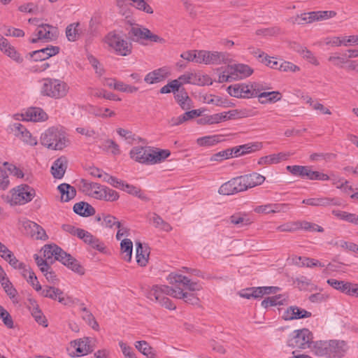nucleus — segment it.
<instances>
[{
	"mask_svg": "<svg viewBox=\"0 0 358 358\" xmlns=\"http://www.w3.org/2000/svg\"><path fill=\"white\" fill-rule=\"evenodd\" d=\"M166 296L183 299L185 302L192 305L197 304L199 301L194 294L184 291L180 287L173 288L168 285H154L147 294L150 300L159 303L167 309L175 310L176 306Z\"/></svg>",
	"mask_w": 358,
	"mask_h": 358,
	"instance_id": "1",
	"label": "nucleus"
},
{
	"mask_svg": "<svg viewBox=\"0 0 358 358\" xmlns=\"http://www.w3.org/2000/svg\"><path fill=\"white\" fill-rule=\"evenodd\" d=\"M80 188L83 193L96 199L115 201L119 198V194L116 191L87 180L82 179L80 180Z\"/></svg>",
	"mask_w": 358,
	"mask_h": 358,
	"instance_id": "2",
	"label": "nucleus"
},
{
	"mask_svg": "<svg viewBox=\"0 0 358 358\" xmlns=\"http://www.w3.org/2000/svg\"><path fill=\"white\" fill-rule=\"evenodd\" d=\"M40 142L41 145L52 150H62L69 143L65 133L55 127L48 128L41 134Z\"/></svg>",
	"mask_w": 358,
	"mask_h": 358,
	"instance_id": "3",
	"label": "nucleus"
},
{
	"mask_svg": "<svg viewBox=\"0 0 358 358\" xmlns=\"http://www.w3.org/2000/svg\"><path fill=\"white\" fill-rule=\"evenodd\" d=\"M36 191L28 185L22 184L11 189L8 194L3 196L4 201L10 206L24 205L35 197Z\"/></svg>",
	"mask_w": 358,
	"mask_h": 358,
	"instance_id": "4",
	"label": "nucleus"
},
{
	"mask_svg": "<svg viewBox=\"0 0 358 358\" xmlns=\"http://www.w3.org/2000/svg\"><path fill=\"white\" fill-rule=\"evenodd\" d=\"M69 91V85L60 79L46 78L43 79L41 94L54 99L65 97Z\"/></svg>",
	"mask_w": 358,
	"mask_h": 358,
	"instance_id": "5",
	"label": "nucleus"
},
{
	"mask_svg": "<svg viewBox=\"0 0 358 358\" xmlns=\"http://www.w3.org/2000/svg\"><path fill=\"white\" fill-rule=\"evenodd\" d=\"M106 43L115 52L121 56L129 55L132 52V45L122 36L115 33H109L106 37Z\"/></svg>",
	"mask_w": 358,
	"mask_h": 358,
	"instance_id": "6",
	"label": "nucleus"
},
{
	"mask_svg": "<svg viewBox=\"0 0 358 358\" xmlns=\"http://www.w3.org/2000/svg\"><path fill=\"white\" fill-rule=\"evenodd\" d=\"M128 35L131 41L141 44H144L145 41L155 43H163L164 41L162 38L152 33L148 29L138 25L131 27Z\"/></svg>",
	"mask_w": 358,
	"mask_h": 358,
	"instance_id": "7",
	"label": "nucleus"
},
{
	"mask_svg": "<svg viewBox=\"0 0 358 358\" xmlns=\"http://www.w3.org/2000/svg\"><path fill=\"white\" fill-rule=\"evenodd\" d=\"M313 334L308 329H298L293 331L288 339V345L297 349L310 348Z\"/></svg>",
	"mask_w": 358,
	"mask_h": 358,
	"instance_id": "8",
	"label": "nucleus"
},
{
	"mask_svg": "<svg viewBox=\"0 0 358 358\" xmlns=\"http://www.w3.org/2000/svg\"><path fill=\"white\" fill-rule=\"evenodd\" d=\"M336 13L331 10L312 11L298 15L291 19L293 24H304L312 23L315 21H320L331 18L336 15Z\"/></svg>",
	"mask_w": 358,
	"mask_h": 358,
	"instance_id": "9",
	"label": "nucleus"
},
{
	"mask_svg": "<svg viewBox=\"0 0 358 358\" xmlns=\"http://www.w3.org/2000/svg\"><path fill=\"white\" fill-rule=\"evenodd\" d=\"M327 61L334 67L345 69L348 71H355L358 73V62L356 60L348 59L345 55L336 52L329 55Z\"/></svg>",
	"mask_w": 358,
	"mask_h": 358,
	"instance_id": "10",
	"label": "nucleus"
},
{
	"mask_svg": "<svg viewBox=\"0 0 358 358\" xmlns=\"http://www.w3.org/2000/svg\"><path fill=\"white\" fill-rule=\"evenodd\" d=\"M58 31L56 27L49 24H42L38 26L36 30L35 36L29 41L31 43H36L38 41L44 40L51 41L55 40L57 37Z\"/></svg>",
	"mask_w": 358,
	"mask_h": 358,
	"instance_id": "11",
	"label": "nucleus"
},
{
	"mask_svg": "<svg viewBox=\"0 0 358 358\" xmlns=\"http://www.w3.org/2000/svg\"><path fill=\"white\" fill-rule=\"evenodd\" d=\"M302 203L313 206L327 208L330 206H339L341 205V200L338 197H329L324 196H317L305 199L302 201Z\"/></svg>",
	"mask_w": 358,
	"mask_h": 358,
	"instance_id": "12",
	"label": "nucleus"
},
{
	"mask_svg": "<svg viewBox=\"0 0 358 358\" xmlns=\"http://www.w3.org/2000/svg\"><path fill=\"white\" fill-rule=\"evenodd\" d=\"M168 280L171 284L178 285V287L181 285L182 287L181 289H184V291L189 290L191 292L199 291L202 289V286L197 282L191 281L187 277L180 275L171 273Z\"/></svg>",
	"mask_w": 358,
	"mask_h": 358,
	"instance_id": "13",
	"label": "nucleus"
},
{
	"mask_svg": "<svg viewBox=\"0 0 358 358\" xmlns=\"http://www.w3.org/2000/svg\"><path fill=\"white\" fill-rule=\"evenodd\" d=\"M23 231L25 234L36 240H45L48 236L45 230L34 222L24 220L22 222Z\"/></svg>",
	"mask_w": 358,
	"mask_h": 358,
	"instance_id": "14",
	"label": "nucleus"
},
{
	"mask_svg": "<svg viewBox=\"0 0 358 358\" xmlns=\"http://www.w3.org/2000/svg\"><path fill=\"white\" fill-rule=\"evenodd\" d=\"M312 313L305 309L299 308L296 306H291L288 307L282 315L285 320H294L303 318L310 317Z\"/></svg>",
	"mask_w": 358,
	"mask_h": 358,
	"instance_id": "15",
	"label": "nucleus"
},
{
	"mask_svg": "<svg viewBox=\"0 0 358 358\" xmlns=\"http://www.w3.org/2000/svg\"><path fill=\"white\" fill-rule=\"evenodd\" d=\"M148 164L162 163L171 155L169 150L160 149L155 147H148Z\"/></svg>",
	"mask_w": 358,
	"mask_h": 358,
	"instance_id": "16",
	"label": "nucleus"
},
{
	"mask_svg": "<svg viewBox=\"0 0 358 358\" xmlns=\"http://www.w3.org/2000/svg\"><path fill=\"white\" fill-rule=\"evenodd\" d=\"M228 93L236 98L248 99L252 97L255 94H251L250 91V85L246 84H235L230 85L227 88Z\"/></svg>",
	"mask_w": 358,
	"mask_h": 358,
	"instance_id": "17",
	"label": "nucleus"
},
{
	"mask_svg": "<svg viewBox=\"0 0 358 358\" xmlns=\"http://www.w3.org/2000/svg\"><path fill=\"white\" fill-rule=\"evenodd\" d=\"M330 358H341L348 350L347 343L341 340H330Z\"/></svg>",
	"mask_w": 358,
	"mask_h": 358,
	"instance_id": "18",
	"label": "nucleus"
},
{
	"mask_svg": "<svg viewBox=\"0 0 358 358\" xmlns=\"http://www.w3.org/2000/svg\"><path fill=\"white\" fill-rule=\"evenodd\" d=\"M59 52V48L58 46L50 45L41 50L33 51L31 53V57L35 61H44L50 57L56 55Z\"/></svg>",
	"mask_w": 358,
	"mask_h": 358,
	"instance_id": "19",
	"label": "nucleus"
},
{
	"mask_svg": "<svg viewBox=\"0 0 358 358\" xmlns=\"http://www.w3.org/2000/svg\"><path fill=\"white\" fill-rule=\"evenodd\" d=\"M169 76V71L166 67L159 68L148 73L144 81L148 84H155L164 80Z\"/></svg>",
	"mask_w": 358,
	"mask_h": 358,
	"instance_id": "20",
	"label": "nucleus"
},
{
	"mask_svg": "<svg viewBox=\"0 0 358 358\" xmlns=\"http://www.w3.org/2000/svg\"><path fill=\"white\" fill-rule=\"evenodd\" d=\"M148 147L136 146L134 147L129 152L130 157L134 161L141 163L148 164Z\"/></svg>",
	"mask_w": 358,
	"mask_h": 358,
	"instance_id": "21",
	"label": "nucleus"
},
{
	"mask_svg": "<svg viewBox=\"0 0 358 358\" xmlns=\"http://www.w3.org/2000/svg\"><path fill=\"white\" fill-rule=\"evenodd\" d=\"M24 115L25 120L27 122L45 121L48 118L47 113L42 108L38 107L29 108L24 112Z\"/></svg>",
	"mask_w": 358,
	"mask_h": 358,
	"instance_id": "22",
	"label": "nucleus"
},
{
	"mask_svg": "<svg viewBox=\"0 0 358 358\" xmlns=\"http://www.w3.org/2000/svg\"><path fill=\"white\" fill-rule=\"evenodd\" d=\"M43 256L46 260L52 259L53 257L55 260L60 262V258L65 255L66 252L55 244L45 245L43 248Z\"/></svg>",
	"mask_w": 358,
	"mask_h": 358,
	"instance_id": "23",
	"label": "nucleus"
},
{
	"mask_svg": "<svg viewBox=\"0 0 358 358\" xmlns=\"http://www.w3.org/2000/svg\"><path fill=\"white\" fill-rule=\"evenodd\" d=\"M289 153L279 152L262 157L258 160L259 165H271L276 164L282 161L287 160L289 157Z\"/></svg>",
	"mask_w": 358,
	"mask_h": 358,
	"instance_id": "24",
	"label": "nucleus"
},
{
	"mask_svg": "<svg viewBox=\"0 0 358 358\" xmlns=\"http://www.w3.org/2000/svg\"><path fill=\"white\" fill-rule=\"evenodd\" d=\"M330 340L318 341L313 343L311 347L312 352L319 357H327L330 358Z\"/></svg>",
	"mask_w": 358,
	"mask_h": 358,
	"instance_id": "25",
	"label": "nucleus"
},
{
	"mask_svg": "<svg viewBox=\"0 0 358 358\" xmlns=\"http://www.w3.org/2000/svg\"><path fill=\"white\" fill-rule=\"evenodd\" d=\"M67 159L64 156L55 161L51 167V173L54 178L57 179L63 178L67 168Z\"/></svg>",
	"mask_w": 358,
	"mask_h": 358,
	"instance_id": "26",
	"label": "nucleus"
},
{
	"mask_svg": "<svg viewBox=\"0 0 358 358\" xmlns=\"http://www.w3.org/2000/svg\"><path fill=\"white\" fill-rule=\"evenodd\" d=\"M28 308L31 313V315L38 324L45 327H48V321L34 300L30 299L29 301Z\"/></svg>",
	"mask_w": 358,
	"mask_h": 358,
	"instance_id": "27",
	"label": "nucleus"
},
{
	"mask_svg": "<svg viewBox=\"0 0 358 358\" xmlns=\"http://www.w3.org/2000/svg\"><path fill=\"white\" fill-rule=\"evenodd\" d=\"M208 65H220L229 62L226 52L207 50Z\"/></svg>",
	"mask_w": 358,
	"mask_h": 358,
	"instance_id": "28",
	"label": "nucleus"
},
{
	"mask_svg": "<svg viewBox=\"0 0 358 358\" xmlns=\"http://www.w3.org/2000/svg\"><path fill=\"white\" fill-rule=\"evenodd\" d=\"M229 69L234 74V76L237 77L236 80L245 78L253 73L251 67L243 64L231 65L229 66Z\"/></svg>",
	"mask_w": 358,
	"mask_h": 358,
	"instance_id": "29",
	"label": "nucleus"
},
{
	"mask_svg": "<svg viewBox=\"0 0 358 358\" xmlns=\"http://www.w3.org/2000/svg\"><path fill=\"white\" fill-rule=\"evenodd\" d=\"M60 262L80 275H83L85 273V270L80 265L79 262L71 255L67 254L66 252L63 257L60 258Z\"/></svg>",
	"mask_w": 358,
	"mask_h": 358,
	"instance_id": "30",
	"label": "nucleus"
},
{
	"mask_svg": "<svg viewBox=\"0 0 358 358\" xmlns=\"http://www.w3.org/2000/svg\"><path fill=\"white\" fill-rule=\"evenodd\" d=\"M136 262L141 266H145L148 263V257L150 255L149 248L147 245H143L141 242H136Z\"/></svg>",
	"mask_w": 358,
	"mask_h": 358,
	"instance_id": "31",
	"label": "nucleus"
},
{
	"mask_svg": "<svg viewBox=\"0 0 358 358\" xmlns=\"http://www.w3.org/2000/svg\"><path fill=\"white\" fill-rule=\"evenodd\" d=\"M73 211L81 216L88 217L95 213L94 208L87 202L80 201L73 206Z\"/></svg>",
	"mask_w": 358,
	"mask_h": 358,
	"instance_id": "32",
	"label": "nucleus"
},
{
	"mask_svg": "<svg viewBox=\"0 0 358 358\" xmlns=\"http://www.w3.org/2000/svg\"><path fill=\"white\" fill-rule=\"evenodd\" d=\"M90 343V341L89 338H84L71 342V345L80 355H85L92 350Z\"/></svg>",
	"mask_w": 358,
	"mask_h": 358,
	"instance_id": "33",
	"label": "nucleus"
},
{
	"mask_svg": "<svg viewBox=\"0 0 358 358\" xmlns=\"http://www.w3.org/2000/svg\"><path fill=\"white\" fill-rule=\"evenodd\" d=\"M229 220L231 224L238 227L248 226L252 222L250 217L245 213H235L230 216Z\"/></svg>",
	"mask_w": 358,
	"mask_h": 358,
	"instance_id": "34",
	"label": "nucleus"
},
{
	"mask_svg": "<svg viewBox=\"0 0 358 358\" xmlns=\"http://www.w3.org/2000/svg\"><path fill=\"white\" fill-rule=\"evenodd\" d=\"M327 283L334 289L350 296L352 283L344 280H338L334 278L328 279Z\"/></svg>",
	"mask_w": 358,
	"mask_h": 358,
	"instance_id": "35",
	"label": "nucleus"
},
{
	"mask_svg": "<svg viewBox=\"0 0 358 358\" xmlns=\"http://www.w3.org/2000/svg\"><path fill=\"white\" fill-rule=\"evenodd\" d=\"M57 189L61 194V199L63 201L67 202L73 199L76 195V189L69 184H61L58 186Z\"/></svg>",
	"mask_w": 358,
	"mask_h": 358,
	"instance_id": "36",
	"label": "nucleus"
},
{
	"mask_svg": "<svg viewBox=\"0 0 358 358\" xmlns=\"http://www.w3.org/2000/svg\"><path fill=\"white\" fill-rule=\"evenodd\" d=\"M79 22H74L68 25L66 28V36L69 41L74 42L78 39L82 33Z\"/></svg>",
	"mask_w": 358,
	"mask_h": 358,
	"instance_id": "37",
	"label": "nucleus"
},
{
	"mask_svg": "<svg viewBox=\"0 0 358 358\" xmlns=\"http://www.w3.org/2000/svg\"><path fill=\"white\" fill-rule=\"evenodd\" d=\"M243 176L249 189L262 185L266 180L264 176L256 172L246 174Z\"/></svg>",
	"mask_w": 358,
	"mask_h": 358,
	"instance_id": "38",
	"label": "nucleus"
},
{
	"mask_svg": "<svg viewBox=\"0 0 358 358\" xmlns=\"http://www.w3.org/2000/svg\"><path fill=\"white\" fill-rule=\"evenodd\" d=\"M150 221L152 222L155 228L160 229L166 232H169L172 230V227L155 213L150 214Z\"/></svg>",
	"mask_w": 358,
	"mask_h": 358,
	"instance_id": "39",
	"label": "nucleus"
},
{
	"mask_svg": "<svg viewBox=\"0 0 358 358\" xmlns=\"http://www.w3.org/2000/svg\"><path fill=\"white\" fill-rule=\"evenodd\" d=\"M295 228L298 229H303L306 231H317V232H323L324 229L321 226L310 222L308 221H298L294 222Z\"/></svg>",
	"mask_w": 358,
	"mask_h": 358,
	"instance_id": "40",
	"label": "nucleus"
},
{
	"mask_svg": "<svg viewBox=\"0 0 358 358\" xmlns=\"http://www.w3.org/2000/svg\"><path fill=\"white\" fill-rule=\"evenodd\" d=\"M280 99L281 95L278 91L263 92L259 95V101L261 103H275Z\"/></svg>",
	"mask_w": 358,
	"mask_h": 358,
	"instance_id": "41",
	"label": "nucleus"
},
{
	"mask_svg": "<svg viewBox=\"0 0 358 358\" xmlns=\"http://www.w3.org/2000/svg\"><path fill=\"white\" fill-rule=\"evenodd\" d=\"M285 301H286V297L285 295L278 294V295H275V296H268V297L264 299L262 301L261 305L262 307L267 308L271 307V306L282 305L284 303V302H285Z\"/></svg>",
	"mask_w": 358,
	"mask_h": 358,
	"instance_id": "42",
	"label": "nucleus"
},
{
	"mask_svg": "<svg viewBox=\"0 0 358 358\" xmlns=\"http://www.w3.org/2000/svg\"><path fill=\"white\" fill-rule=\"evenodd\" d=\"M332 214L341 220L358 225V215L354 213H348L339 210H333Z\"/></svg>",
	"mask_w": 358,
	"mask_h": 358,
	"instance_id": "43",
	"label": "nucleus"
},
{
	"mask_svg": "<svg viewBox=\"0 0 358 358\" xmlns=\"http://www.w3.org/2000/svg\"><path fill=\"white\" fill-rule=\"evenodd\" d=\"M22 274L36 291L39 292V290H41V286L37 279V277L31 269L25 268L22 272Z\"/></svg>",
	"mask_w": 358,
	"mask_h": 358,
	"instance_id": "44",
	"label": "nucleus"
},
{
	"mask_svg": "<svg viewBox=\"0 0 358 358\" xmlns=\"http://www.w3.org/2000/svg\"><path fill=\"white\" fill-rule=\"evenodd\" d=\"M222 140V135H211L199 138L196 143L201 146L210 147L221 142Z\"/></svg>",
	"mask_w": 358,
	"mask_h": 358,
	"instance_id": "45",
	"label": "nucleus"
},
{
	"mask_svg": "<svg viewBox=\"0 0 358 358\" xmlns=\"http://www.w3.org/2000/svg\"><path fill=\"white\" fill-rule=\"evenodd\" d=\"M90 113L93 115L101 117V118H108L115 116V113L113 110H110L108 108H102V107H96V106H90Z\"/></svg>",
	"mask_w": 358,
	"mask_h": 358,
	"instance_id": "46",
	"label": "nucleus"
},
{
	"mask_svg": "<svg viewBox=\"0 0 358 358\" xmlns=\"http://www.w3.org/2000/svg\"><path fill=\"white\" fill-rule=\"evenodd\" d=\"M122 257L124 260L129 262L131 259L133 243L130 239L124 238L120 243Z\"/></svg>",
	"mask_w": 358,
	"mask_h": 358,
	"instance_id": "47",
	"label": "nucleus"
},
{
	"mask_svg": "<svg viewBox=\"0 0 358 358\" xmlns=\"http://www.w3.org/2000/svg\"><path fill=\"white\" fill-rule=\"evenodd\" d=\"M136 348L148 358H155V354L152 348L145 341H136L135 343Z\"/></svg>",
	"mask_w": 358,
	"mask_h": 358,
	"instance_id": "48",
	"label": "nucleus"
},
{
	"mask_svg": "<svg viewBox=\"0 0 358 358\" xmlns=\"http://www.w3.org/2000/svg\"><path fill=\"white\" fill-rule=\"evenodd\" d=\"M122 190L127 192L129 194L137 196L143 201H148L149 200V198L141 191V189L136 186L124 183Z\"/></svg>",
	"mask_w": 358,
	"mask_h": 358,
	"instance_id": "49",
	"label": "nucleus"
},
{
	"mask_svg": "<svg viewBox=\"0 0 358 358\" xmlns=\"http://www.w3.org/2000/svg\"><path fill=\"white\" fill-rule=\"evenodd\" d=\"M175 97L183 110H188L192 107V100L186 92L181 90L176 94Z\"/></svg>",
	"mask_w": 358,
	"mask_h": 358,
	"instance_id": "50",
	"label": "nucleus"
},
{
	"mask_svg": "<svg viewBox=\"0 0 358 358\" xmlns=\"http://www.w3.org/2000/svg\"><path fill=\"white\" fill-rule=\"evenodd\" d=\"M90 94L91 96L98 97V98H104L108 100L113 101H120L121 99L118 98L115 94L111 92H108L105 90L103 89H90Z\"/></svg>",
	"mask_w": 358,
	"mask_h": 358,
	"instance_id": "51",
	"label": "nucleus"
},
{
	"mask_svg": "<svg viewBox=\"0 0 358 358\" xmlns=\"http://www.w3.org/2000/svg\"><path fill=\"white\" fill-rule=\"evenodd\" d=\"M40 294L43 297L50 298L53 300H57V296H60L63 294L62 290L55 287H45L44 289L41 288V290H39Z\"/></svg>",
	"mask_w": 358,
	"mask_h": 358,
	"instance_id": "52",
	"label": "nucleus"
},
{
	"mask_svg": "<svg viewBox=\"0 0 358 358\" xmlns=\"http://www.w3.org/2000/svg\"><path fill=\"white\" fill-rule=\"evenodd\" d=\"M287 170L290 172L293 176H300L302 178L307 177L309 168L303 166H287Z\"/></svg>",
	"mask_w": 358,
	"mask_h": 358,
	"instance_id": "53",
	"label": "nucleus"
},
{
	"mask_svg": "<svg viewBox=\"0 0 358 358\" xmlns=\"http://www.w3.org/2000/svg\"><path fill=\"white\" fill-rule=\"evenodd\" d=\"M223 122L221 113H216L210 115H206L199 119V122L203 124H214Z\"/></svg>",
	"mask_w": 358,
	"mask_h": 358,
	"instance_id": "54",
	"label": "nucleus"
},
{
	"mask_svg": "<svg viewBox=\"0 0 358 358\" xmlns=\"http://www.w3.org/2000/svg\"><path fill=\"white\" fill-rule=\"evenodd\" d=\"M218 193L222 195H233L236 194L233 180L223 183L218 189Z\"/></svg>",
	"mask_w": 358,
	"mask_h": 358,
	"instance_id": "55",
	"label": "nucleus"
},
{
	"mask_svg": "<svg viewBox=\"0 0 358 358\" xmlns=\"http://www.w3.org/2000/svg\"><path fill=\"white\" fill-rule=\"evenodd\" d=\"M232 180L234 182L236 194L245 192L249 189L243 176L234 178Z\"/></svg>",
	"mask_w": 358,
	"mask_h": 358,
	"instance_id": "56",
	"label": "nucleus"
},
{
	"mask_svg": "<svg viewBox=\"0 0 358 358\" xmlns=\"http://www.w3.org/2000/svg\"><path fill=\"white\" fill-rule=\"evenodd\" d=\"M281 29L278 27H271L259 29L256 31V34L263 36H273L280 34Z\"/></svg>",
	"mask_w": 358,
	"mask_h": 358,
	"instance_id": "57",
	"label": "nucleus"
},
{
	"mask_svg": "<svg viewBox=\"0 0 358 358\" xmlns=\"http://www.w3.org/2000/svg\"><path fill=\"white\" fill-rule=\"evenodd\" d=\"M236 78L237 77L234 76V74L229 69V66H228L224 71L219 74L217 82L220 83H229L236 80Z\"/></svg>",
	"mask_w": 358,
	"mask_h": 358,
	"instance_id": "58",
	"label": "nucleus"
},
{
	"mask_svg": "<svg viewBox=\"0 0 358 358\" xmlns=\"http://www.w3.org/2000/svg\"><path fill=\"white\" fill-rule=\"evenodd\" d=\"M196 78L194 80V85H211L213 84L212 78L207 74L196 72Z\"/></svg>",
	"mask_w": 358,
	"mask_h": 358,
	"instance_id": "59",
	"label": "nucleus"
},
{
	"mask_svg": "<svg viewBox=\"0 0 358 358\" xmlns=\"http://www.w3.org/2000/svg\"><path fill=\"white\" fill-rule=\"evenodd\" d=\"M6 261L8 262V264L14 268L22 270V272L24 271V269L26 268L25 265L20 262L14 255L13 253H11L10 255H8L6 257Z\"/></svg>",
	"mask_w": 358,
	"mask_h": 358,
	"instance_id": "60",
	"label": "nucleus"
},
{
	"mask_svg": "<svg viewBox=\"0 0 358 358\" xmlns=\"http://www.w3.org/2000/svg\"><path fill=\"white\" fill-rule=\"evenodd\" d=\"M103 181L106 182L108 184H110V185H112L113 187H114L115 188H118L120 189H122V188H123L124 184V181L119 180L118 178H117L114 176H110L107 173L106 175H103Z\"/></svg>",
	"mask_w": 358,
	"mask_h": 358,
	"instance_id": "61",
	"label": "nucleus"
},
{
	"mask_svg": "<svg viewBox=\"0 0 358 358\" xmlns=\"http://www.w3.org/2000/svg\"><path fill=\"white\" fill-rule=\"evenodd\" d=\"M103 148L106 150H110L113 155H118L120 154V149L119 145L112 139H107L103 142Z\"/></svg>",
	"mask_w": 358,
	"mask_h": 358,
	"instance_id": "62",
	"label": "nucleus"
},
{
	"mask_svg": "<svg viewBox=\"0 0 358 358\" xmlns=\"http://www.w3.org/2000/svg\"><path fill=\"white\" fill-rule=\"evenodd\" d=\"M3 166L7 167L9 173L17 178H23L24 177V172L20 167L8 162H4Z\"/></svg>",
	"mask_w": 358,
	"mask_h": 358,
	"instance_id": "63",
	"label": "nucleus"
},
{
	"mask_svg": "<svg viewBox=\"0 0 358 358\" xmlns=\"http://www.w3.org/2000/svg\"><path fill=\"white\" fill-rule=\"evenodd\" d=\"M196 72L187 71L178 77V79L182 85L185 84L194 85V80L196 78Z\"/></svg>",
	"mask_w": 358,
	"mask_h": 358,
	"instance_id": "64",
	"label": "nucleus"
}]
</instances>
